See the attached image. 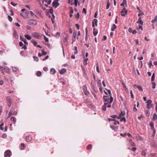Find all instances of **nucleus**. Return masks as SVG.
<instances>
[{
    "instance_id": "obj_1",
    "label": "nucleus",
    "mask_w": 157,
    "mask_h": 157,
    "mask_svg": "<svg viewBox=\"0 0 157 157\" xmlns=\"http://www.w3.org/2000/svg\"><path fill=\"white\" fill-rule=\"evenodd\" d=\"M147 107L148 109H150V108L153 107V104L152 103V101L150 100H149L146 101Z\"/></svg>"
},
{
    "instance_id": "obj_2",
    "label": "nucleus",
    "mask_w": 157,
    "mask_h": 157,
    "mask_svg": "<svg viewBox=\"0 0 157 157\" xmlns=\"http://www.w3.org/2000/svg\"><path fill=\"white\" fill-rule=\"evenodd\" d=\"M27 22L28 24L30 25H36L37 24V21L36 20L33 19H30L28 20L27 21Z\"/></svg>"
},
{
    "instance_id": "obj_3",
    "label": "nucleus",
    "mask_w": 157,
    "mask_h": 157,
    "mask_svg": "<svg viewBox=\"0 0 157 157\" xmlns=\"http://www.w3.org/2000/svg\"><path fill=\"white\" fill-rule=\"evenodd\" d=\"M17 114V112L15 111L14 109L12 108L9 113L8 117H10L12 115H16Z\"/></svg>"
},
{
    "instance_id": "obj_4",
    "label": "nucleus",
    "mask_w": 157,
    "mask_h": 157,
    "mask_svg": "<svg viewBox=\"0 0 157 157\" xmlns=\"http://www.w3.org/2000/svg\"><path fill=\"white\" fill-rule=\"evenodd\" d=\"M32 36L33 37H35L36 39H40L41 36L40 34L37 32H34L32 33Z\"/></svg>"
},
{
    "instance_id": "obj_5",
    "label": "nucleus",
    "mask_w": 157,
    "mask_h": 157,
    "mask_svg": "<svg viewBox=\"0 0 157 157\" xmlns=\"http://www.w3.org/2000/svg\"><path fill=\"white\" fill-rule=\"evenodd\" d=\"M113 100V98L112 97L110 98V101L108 102H106L104 103V105H105L106 107L110 108L111 107V104Z\"/></svg>"
},
{
    "instance_id": "obj_6",
    "label": "nucleus",
    "mask_w": 157,
    "mask_h": 157,
    "mask_svg": "<svg viewBox=\"0 0 157 157\" xmlns=\"http://www.w3.org/2000/svg\"><path fill=\"white\" fill-rule=\"evenodd\" d=\"M11 155V152L10 150H7L5 152L4 156L5 157H10Z\"/></svg>"
},
{
    "instance_id": "obj_7",
    "label": "nucleus",
    "mask_w": 157,
    "mask_h": 157,
    "mask_svg": "<svg viewBox=\"0 0 157 157\" xmlns=\"http://www.w3.org/2000/svg\"><path fill=\"white\" fill-rule=\"evenodd\" d=\"M52 6L55 8H56L59 5L58 0H55L52 2Z\"/></svg>"
},
{
    "instance_id": "obj_8",
    "label": "nucleus",
    "mask_w": 157,
    "mask_h": 157,
    "mask_svg": "<svg viewBox=\"0 0 157 157\" xmlns=\"http://www.w3.org/2000/svg\"><path fill=\"white\" fill-rule=\"evenodd\" d=\"M29 13V12L26 11L25 12H22V13H21L20 15H21L23 16L24 18H27L28 17Z\"/></svg>"
},
{
    "instance_id": "obj_9",
    "label": "nucleus",
    "mask_w": 157,
    "mask_h": 157,
    "mask_svg": "<svg viewBox=\"0 0 157 157\" xmlns=\"http://www.w3.org/2000/svg\"><path fill=\"white\" fill-rule=\"evenodd\" d=\"M127 11L125 10V8H124L121 12V15L123 16H125L127 14Z\"/></svg>"
},
{
    "instance_id": "obj_10",
    "label": "nucleus",
    "mask_w": 157,
    "mask_h": 157,
    "mask_svg": "<svg viewBox=\"0 0 157 157\" xmlns=\"http://www.w3.org/2000/svg\"><path fill=\"white\" fill-rule=\"evenodd\" d=\"M77 33L76 32H74L73 34V37L72 38V44H73L74 42L76 40V36L77 35Z\"/></svg>"
},
{
    "instance_id": "obj_11",
    "label": "nucleus",
    "mask_w": 157,
    "mask_h": 157,
    "mask_svg": "<svg viewBox=\"0 0 157 157\" xmlns=\"http://www.w3.org/2000/svg\"><path fill=\"white\" fill-rule=\"evenodd\" d=\"M6 101L7 102V105L8 106L10 107L11 106V100L10 99V98L9 97H7L6 98Z\"/></svg>"
},
{
    "instance_id": "obj_12",
    "label": "nucleus",
    "mask_w": 157,
    "mask_h": 157,
    "mask_svg": "<svg viewBox=\"0 0 157 157\" xmlns=\"http://www.w3.org/2000/svg\"><path fill=\"white\" fill-rule=\"evenodd\" d=\"M0 68L2 71H4L7 72H9V68L8 67L6 66H2Z\"/></svg>"
},
{
    "instance_id": "obj_13",
    "label": "nucleus",
    "mask_w": 157,
    "mask_h": 157,
    "mask_svg": "<svg viewBox=\"0 0 157 157\" xmlns=\"http://www.w3.org/2000/svg\"><path fill=\"white\" fill-rule=\"evenodd\" d=\"M103 99L105 103L108 102L109 101V100L110 101V98L109 96H103Z\"/></svg>"
},
{
    "instance_id": "obj_14",
    "label": "nucleus",
    "mask_w": 157,
    "mask_h": 157,
    "mask_svg": "<svg viewBox=\"0 0 157 157\" xmlns=\"http://www.w3.org/2000/svg\"><path fill=\"white\" fill-rule=\"evenodd\" d=\"M98 20L97 19L95 18L92 22V26L93 27H94L95 25L96 26L97 25Z\"/></svg>"
},
{
    "instance_id": "obj_15",
    "label": "nucleus",
    "mask_w": 157,
    "mask_h": 157,
    "mask_svg": "<svg viewBox=\"0 0 157 157\" xmlns=\"http://www.w3.org/2000/svg\"><path fill=\"white\" fill-rule=\"evenodd\" d=\"M66 69L65 68H63L61 70H59V72L60 74L62 75L66 72Z\"/></svg>"
},
{
    "instance_id": "obj_16",
    "label": "nucleus",
    "mask_w": 157,
    "mask_h": 157,
    "mask_svg": "<svg viewBox=\"0 0 157 157\" xmlns=\"http://www.w3.org/2000/svg\"><path fill=\"white\" fill-rule=\"evenodd\" d=\"M133 86H134V88L136 87L138 89H139V90H140L141 91L143 90V88L141 86H138L136 85H134Z\"/></svg>"
},
{
    "instance_id": "obj_17",
    "label": "nucleus",
    "mask_w": 157,
    "mask_h": 157,
    "mask_svg": "<svg viewBox=\"0 0 157 157\" xmlns=\"http://www.w3.org/2000/svg\"><path fill=\"white\" fill-rule=\"evenodd\" d=\"M13 35V37L17 39L18 38V34L16 31L15 30L14 31Z\"/></svg>"
},
{
    "instance_id": "obj_18",
    "label": "nucleus",
    "mask_w": 157,
    "mask_h": 157,
    "mask_svg": "<svg viewBox=\"0 0 157 157\" xmlns=\"http://www.w3.org/2000/svg\"><path fill=\"white\" fill-rule=\"evenodd\" d=\"M151 128L152 129L153 131H154V132H156L155 130L154 129V124L153 122H151L149 124Z\"/></svg>"
},
{
    "instance_id": "obj_19",
    "label": "nucleus",
    "mask_w": 157,
    "mask_h": 157,
    "mask_svg": "<svg viewBox=\"0 0 157 157\" xmlns=\"http://www.w3.org/2000/svg\"><path fill=\"white\" fill-rule=\"evenodd\" d=\"M68 36L67 35L66 37L64 38L63 41V44L65 45H67V40Z\"/></svg>"
},
{
    "instance_id": "obj_20",
    "label": "nucleus",
    "mask_w": 157,
    "mask_h": 157,
    "mask_svg": "<svg viewBox=\"0 0 157 157\" xmlns=\"http://www.w3.org/2000/svg\"><path fill=\"white\" fill-rule=\"evenodd\" d=\"M10 120L13 122V124H15L16 122V119L13 117H12L11 118Z\"/></svg>"
},
{
    "instance_id": "obj_21",
    "label": "nucleus",
    "mask_w": 157,
    "mask_h": 157,
    "mask_svg": "<svg viewBox=\"0 0 157 157\" xmlns=\"http://www.w3.org/2000/svg\"><path fill=\"white\" fill-rule=\"evenodd\" d=\"M117 27V26L115 24H113L111 28V30L112 31H114L115 29H116Z\"/></svg>"
},
{
    "instance_id": "obj_22",
    "label": "nucleus",
    "mask_w": 157,
    "mask_h": 157,
    "mask_svg": "<svg viewBox=\"0 0 157 157\" xmlns=\"http://www.w3.org/2000/svg\"><path fill=\"white\" fill-rule=\"evenodd\" d=\"M110 117L113 118H117L118 119H120V116L116 115H113L110 116Z\"/></svg>"
},
{
    "instance_id": "obj_23",
    "label": "nucleus",
    "mask_w": 157,
    "mask_h": 157,
    "mask_svg": "<svg viewBox=\"0 0 157 157\" xmlns=\"http://www.w3.org/2000/svg\"><path fill=\"white\" fill-rule=\"evenodd\" d=\"M137 22L139 23L141 25H142L143 24V22L141 19V17H139L138 19V21Z\"/></svg>"
},
{
    "instance_id": "obj_24",
    "label": "nucleus",
    "mask_w": 157,
    "mask_h": 157,
    "mask_svg": "<svg viewBox=\"0 0 157 157\" xmlns=\"http://www.w3.org/2000/svg\"><path fill=\"white\" fill-rule=\"evenodd\" d=\"M55 73H56V70L54 68H52L51 69L50 73L51 74L54 75L55 74Z\"/></svg>"
},
{
    "instance_id": "obj_25",
    "label": "nucleus",
    "mask_w": 157,
    "mask_h": 157,
    "mask_svg": "<svg viewBox=\"0 0 157 157\" xmlns=\"http://www.w3.org/2000/svg\"><path fill=\"white\" fill-rule=\"evenodd\" d=\"M32 43L33 45L35 46H36L37 44V42L36 41H35L34 39H32L30 41Z\"/></svg>"
},
{
    "instance_id": "obj_26",
    "label": "nucleus",
    "mask_w": 157,
    "mask_h": 157,
    "mask_svg": "<svg viewBox=\"0 0 157 157\" xmlns=\"http://www.w3.org/2000/svg\"><path fill=\"white\" fill-rule=\"evenodd\" d=\"M110 128L113 130H116L118 129V127L117 126H114L113 125H110Z\"/></svg>"
},
{
    "instance_id": "obj_27",
    "label": "nucleus",
    "mask_w": 157,
    "mask_h": 157,
    "mask_svg": "<svg viewBox=\"0 0 157 157\" xmlns=\"http://www.w3.org/2000/svg\"><path fill=\"white\" fill-rule=\"evenodd\" d=\"M98 33V30L95 28H94L93 34L94 36H96Z\"/></svg>"
},
{
    "instance_id": "obj_28",
    "label": "nucleus",
    "mask_w": 157,
    "mask_h": 157,
    "mask_svg": "<svg viewBox=\"0 0 157 157\" xmlns=\"http://www.w3.org/2000/svg\"><path fill=\"white\" fill-rule=\"evenodd\" d=\"M125 114V113L124 111H121L120 114L119 115V116H120V118L121 117L124 116Z\"/></svg>"
},
{
    "instance_id": "obj_29",
    "label": "nucleus",
    "mask_w": 157,
    "mask_h": 157,
    "mask_svg": "<svg viewBox=\"0 0 157 157\" xmlns=\"http://www.w3.org/2000/svg\"><path fill=\"white\" fill-rule=\"evenodd\" d=\"M25 38L28 40H30L32 38L31 36L29 35H25Z\"/></svg>"
},
{
    "instance_id": "obj_30",
    "label": "nucleus",
    "mask_w": 157,
    "mask_h": 157,
    "mask_svg": "<svg viewBox=\"0 0 157 157\" xmlns=\"http://www.w3.org/2000/svg\"><path fill=\"white\" fill-rule=\"evenodd\" d=\"M25 145L23 143H22L21 146V150H23L25 149Z\"/></svg>"
},
{
    "instance_id": "obj_31",
    "label": "nucleus",
    "mask_w": 157,
    "mask_h": 157,
    "mask_svg": "<svg viewBox=\"0 0 157 157\" xmlns=\"http://www.w3.org/2000/svg\"><path fill=\"white\" fill-rule=\"evenodd\" d=\"M31 137L30 136H27L26 137V140L27 141H29L31 140Z\"/></svg>"
},
{
    "instance_id": "obj_32",
    "label": "nucleus",
    "mask_w": 157,
    "mask_h": 157,
    "mask_svg": "<svg viewBox=\"0 0 157 157\" xmlns=\"http://www.w3.org/2000/svg\"><path fill=\"white\" fill-rule=\"evenodd\" d=\"M127 4L126 0H123V2L121 4V6H124L125 4Z\"/></svg>"
},
{
    "instance_id": "obj_33",
    "label": "nucleus",
    "mask_w": 157,
    "mask_h": 157,
    "mask_svg": "<svg viewBox=\"0 0 157 157\" xmlns=\"http://www.w3.org/2000/svg\"><path fill=\"white\" fill-rule=\"evenodd\" d=\"M157 21V16H156L155 17V18L153 20H152L151 22L152 23H155Z\"/></svg>"
},
{
    "instance_id": "obj_34",
    "label": "nucleus",
    "mask_w": 157,
    "mask_h": 157,
    "mask_svg": "<svg viewBox=\"0 0 157 157\" xmlns=\"http://www.w3.org/2000/svg\"><path fill=\"white\" fill-rule=\"evenodd\" d=\"M145 114L147 116H149L150 114V112L148 110H145Z\"/></svg>"
},
{
    "instance_id": "obj_35",
    "label": "nucleus",
    "mask_w": 157,
    "mask_h": 157,
    "mask_svg": "<svg viewBox=\"0 0 157 157\" xmlns=\"http://www.w3.org/2000/svg\"><path fill=\"white\" fill-rule=\"evenodd\" d=\"M157 118V115L156 113H154L153 115V117L152 118L153 119L156 120Z\"/></svg>"
},
{
    "instance_id": "obj_36",
    "label": "nucleus",
    "mask_w": 157,
    "mask_h": 157,
    "mask_svg": "<svg viewBox=\"0 0 157 157\" xmlns=\"http://www.w3.org/2000/svg\"><path fill=\"white\" fill-rule=\"evenodd\" d=\"M120 121H121L126 122V119L124 117H121L120 118Z\"/></svg>"
},
{
    "instance_id": "obj_37",
    "label": "nucleus",
    "mask_w": 157,
    "mask_h": 157,
    "mask_svg": "<svg viewBox=\"0 0 157 157\" xmlns=\"http://www.w3.org/2000/svg\"><path fill=\"white\" fill-rule=\"evenodd\" d=\"M110 6V3H109V1H108V3H107V5L106 7V9L107 10H108Z\"/></svg>"
},
{
    "instance_id": "obj_38",
    "label": "nucleus",
    "mask_w": 157,
    "mask_h": 157,
    "mask_svg": "<svg viewBox=\"0 0 157 157\" xmlns=\"http://www.w3.org/2000/svg\"><path fill=\"white\" fill-rule=\"evenodd\" d=\"M106 106L104 104V105H102V108H101L102 110L103 111H106Z\"/></svg>"
},
{
    "instance_id": "obj_39",
    "label": "nucleus",
    "mask_w": 157,
    "mask_h": 157,
    "mask_svg": "<svg viewBox=\"0 0 157 157\" xmlns=\"http://www.w3.org/2000/svg\"><path fill=\"white\" fill-rule=\"evenodd\" d=\"M78 53L77 48L76 46L75 47V54H76Z\"/></svg>"
},
{
    "instance_id": "obj_40",
    "label": "nucleus",
    "mask_w": 157,
    "mask_h": 157,
    "mask_svg": "<svg viewBox=\"0 0 157 157\" xmlns=\"http://www.w3.org/2000/svg\"><path fill=\"white\" fill-rule=\"evenodd\" d=\"M155 78V73H153L152 74V76L151 77V81H153L154 80Z\"/></svg>"
},
{
    "instance_id": "obj_41",
    "label": "nucleus",
    "mask_w": 157,
    "mask_h": 157,
    "mask_svg": "<svg viewBox=\"0 0 157 157\" xmlns=\"http://www.w3.org/2000/svg\"><path fill=\"white\" fill-rule=\"evenodd\" d=\"M12 69L13 71L14 72H17L18 70L17 68L15 67H13Z\"/></svg>"
},
{
    "instance_id": "obj_42",
    "label": "nucleus",
    "mask_w": 157,
    "mask_h": 157,
    "mask_svg": "<svg viewBox=\"0 0 157 157\" xmlns=\"http://www.w3.org/2000/svg\"><path fill=\"white\" fill-rule=\"evenodd\" d=\"M8 18L9 19V20L10 21V22H11L12 21V17L9 15H8Z\"/></svg>"
},
{
    "instance_id": "obj_43",
    "label": "nucleus",
    "mask_w": 157,
    "mask_h": 157,
    "mask_svg": "<svg viewBox=\"0 0 157 157\" xmlns=\"http://www.w3.org/2000/svg\"><path fill=\"white\" fill-rule=\"evenodd\" d=\"M41 52L42 55L45 56L47 54V52H45L44 49L42 50Z\"/></svg>"
},
{
    "instance_id": "obj_44",
    "label": "nucleus",
    "mask_w": 157,
    "mask_h": 157,
    "mask_svg": "<svg viewBox=\"0 0 157 157\" xmlns=\"http://www.w3.org/2000/svg\"><path fill=\"white\" fill-rule=\"evenodd\" d=\"M92 147L91 144H89L87 147V149L88 150H89L91 149Z\"/></svg>"
},
{
    "instance_id": "obj_45",
    "label": "nucleus",
    "mask_w": 157,
    "mask_h": 157,
    "mask_svg": "<svg viewBox=\"0 0 157 157\" xmlns=\"http://www.w3.org/2000/svg\"><path fill=\"white\" fill-rule=\"evenodd\" d=\"M133 110L134 112H136L137 111V109L136 108V104H134V107L133 109Z\"/></svg>"
},
{
    "instance_id": "obj_46",
    "label": "nucleus",
    "mask_w": 157,
    "mask_h": 157,
    "mask_svg": "<svg viewBox=\"0 0 157 157\" xmlns=\"http://www.w3.org/2000/svg\"><path fill=\"white\" fill-rule=\"evenodd\" d=\"M152 87L153 89H154L155 87L156 84L154 82H152Z\"/></svg>"
},
{
    "instance_id": "obj_47",
    "label": "nucleus",
    "mask_w": 157,
    "mask_h": 157,
    "mask_svg": "<svg viewBox=\"0 0 157 157\" xmlns=\"http://www.w3.org/2000/svg\"><path fill=\"white\" fill-rule=\"evenodd\" d=\"M41 72L40 71H38L37 72V73H36V75H37V76H40L41 75Z\"/></svg>"
},
{
    "instance_id": "obj_48",
    "label": "nucleus",
    "mask_w": 157,
    "mask_h": 157,
    "mask_svg": "<svg viewBox=\"0 0 157 157\" xmlns=\"http://www.w3.org/2000/svg\"><path fill=\"white\" fill-rule=\"evenodd\" d=\"M33 58L34 60L35 61L37 62L38 61L39 59L36 56H33Z\"/></svg>"
},
{
    "instance_id": "obj_49",
    "label": "nucleus",
    "mask_w": 157,
    "mask_h": 157,
    "mask_svg": "<svg viewBox=\"0 0 157 157\" xmlns=\"http://www.w3.org/2000/svg\"><path fill=\"white\" fill-rule=\"evenodd\" d=\"M73 30L71 29V27H69V32L71 34L72 33Z\"/></svg>"
},
{
    "instance_id": "obj_50",
    "label": "nucleus",
    "mask_w": 157,
    "mask_h": 157,
    "mask_svg": "<svg viewBox=\"0 0 157 157\" xmlns=\"http://www.w3.org/2000/svg\"><path fill=\"white\" fill-rule=\"evenodd\" d=\"M114 121V125H116L117 124H119V122L118 121L116 120L115 119V120Z\"/></svg>"
},
{
    "instance_id": "obj_51",
    "label": "nucleus",
    "mask_w": 157,
    "mask_h": 157,
    "mask_svg": "<svg viewBox=\"0 0 157 157\" xmlns=\"http://www.w3.org/2000/svg\"><path fill=\"white\" fill-rule=\"evenodd\" d=\"M122 85H123V88H124L125 90H128V88L126 86H125V84L124 83H122Z\"/></svg>"
},
{
    "instance_id": "obj_52",
    "label": "nucleus",
    "mask_w": 157,
    "mask_h": 157,
    "mask_svg": "<svg viewBox=\"0 0 157 157\" xmlns=\"http://www.w3.org/2000/svg\"><path fill=\"white\" fill-rule=\"evenodd\" d=\"M140 29H141V30H143V29L142 28V26L141 25H139V27L137 28V29L139 30H140Z\"/></svg>"
},
{
    "instance_id": "obj_53",
    "label": "nucleus",
    "mask_w": 157,
    "mask_h": 157,
    "mask_svg": "<svg viewBox=\"0 0 157 157\" xmlns=\"http://www.w3.org/2000/svg\"><path fill=\"white\" fill-rule=\"evenodd\" d=\"M10 4L13 6H17V4L16 3H14L13 2H10Z\"/></svg>"
},
{
    "instance_id": "obj_54",
    "label": "nucleus",
    "mask_w": 157,
    "mask_h": 157,
    "mask_svg": "<svg viewBox=\"0 0 157 157\" xmlns=\"http://www.w3.org/2000/svg\"><path fill=\"white\" fill-rule=\"evenodd\" d=\"M83 89L84 91H85L86 90H87L86 86V85L83 86Z\"/></svg>"
},
{
    "instance_id": "obj_55",
    "label": "nucleus",
    "mask_w": 157,
    "mask_h": 157,
    "mask_svg": "<svg viewBox=\"0 0 157 157\" xmlns=\"http://www.w3.org/2000/svg\"><path fill=\"white\" fill-rule=\"evenodd\" d=\"M22 40L24 42V43L27 45L28 44V43L26 42V39H22Z\"/></svg>"
},
{
    "instance_id": "obj_56",
    "label": "nucleus",
    "mask_w": 157,
    "mask_h": 157,
    "mask_svg": "<svg viewBox=\"0 0 157 157\" xmlns=\"http://www.w3.org/2000/svg\"><path fill=\"white\" fill-rule=\"evenodd\" d=\"M6 134H4L2 136V137L3 138H6Z\"/></svg>"
},
{
    "instance_id": "obj_57",
    "label": "nucleus",
    "mask_w": 157,
    "mask_h": 157,
    "mask_svg": "<svg viewBox=\"0 0 157 157\" xmlns=\"http://www.w3.org/2000/svg\"><path fill=\"white\" fill-rule=\"evenodd\" d=\"M144 116L143 115H141L140 116L138 117V118L139 120H140L141 118H143Z\"/></svg>"
},
{
    "instance_id": "obj_58",
    "label": "nucleus",
    "mask_w": 157,
    "mask_h": 157,
    "mask_svg": "<svg viewBox=\"0 0 157 157\" xmlns=\"http://www.w3.org/2000/svg\"><path fill=\"white\" fill-rule=\"evenodd\" d=\"M130 93L131 94V97L132 98H134V95L133 94V93H132V90H131L130 91Z\"/></svg>"
},
{
    "instance_id": "obj_59",
    "label": "nucleus",
    "mask_w": 157,
    "mask_h": 157,
    "mask_svg": "<svg viewBox=\"0 0 157 157\" xmlns=\"http://www.w3.org/2000/svg\"><path fill=\"white\" fill-rule=\"evenodd\" d=\"M107 91H108V92L109 95V96H110V98H111V97H112V96H111V92L110 90H107Z\"/></svg>"
},
{
    "instance_id": "obj_60",
    "label": "nucleus",
    "mask_w": 157,
    "mask_h": 157,
    "mask_svg": "<svg viewBox=\"0 0 157 157\" xmlns=\"http://www.w3.org/2000/svg\"><path fill=\"white\" fill-rule=\"evenodd\" d=\"M56 37H59L60 36V33L57 32L56 34Z\"/></svg>"
},
{
    "instance_id": "obj_61",
    "label": "nucleus",
    "mask_w": 157,
    "mask_h": 157,
    "mask_svg": "<svg viewBox=\"0 0 157 157\" xmlns=\"http://www.w3.org/2000/svg\"><path fill=\"white\" fill-rule=\"evenodd\" d=\"M96 71H97L98 72V73H99V67L98 66V65H97V66H96Z\"/></svg>"
},
{
    "instance_id": "obj_62",
    "label": "nucleus",
    "mask_w": 157,
    "mask_h": 157,
    "mask_svg": "<svg viewBox=\"0 0 157 157\" xmlns=\"http://www.w3.org/2000/svg\"><path fill=\"white\" fill-rule=\"evenodd\" d=\"M25 27L28 30H30L31 29V27L29 26L26 25Z\"/></svg>"
},
{
    "instance_id": "obj_63",
    "label": "nucleus",
    "mask_w": 157,
    "mask_h": 157,
    "mask_svg": "<svg viewBox=\"0 0 157 157\" xmlns=\"http://www.w3.org/2000/svg\"><path fill=\"white\" fill-rule=\"evenodd\" d=\"M44 39L46 42H48V38L46 37L45 36H44Z\"/></svg>"
},
{
    "instance_id": "obj_64",
    "label": "nucleus",
    "mask_w": 157,
    "mask_h": 157,
    "mask_svg": "<svg viewBox=\"0 0 157 157\" xmlns=\"http://www.w3.org/2000/svg\"><path fill=\"white\" fill-rule=\"evenodd\" d=\"M19 46L20 47H21L24 45L22 42L21 41H20L19 42Z\"/></svg>"
}]
</instances>
